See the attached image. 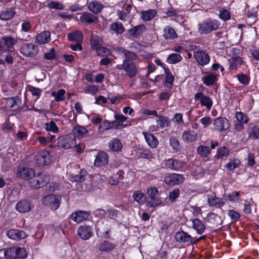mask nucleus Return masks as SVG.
<instances>
[{"instance_id":"f257e3e1","label":"nucleus","mask_w":259,"mask_h":259,"mask_svg":"<svg viewBox=\"0 0 259 259\" xmlns=\"http://www.w3.org/2000/svg\"><path fill=\"white\" fill-rule=\"evenodd\" d=\"M219 20L211 18L203 20L198 24V32L200 35H206L217 30L220 26Z\"/></svg>"},{"instance_id":"f03ea898","label":"nucleus","mask_w":259,"mask_h":259,"mask_svg":"<svg viewBox=\"0 0 259 259\" xmlns=\"http://www.w3.org/2000/svg\"><path fill=\"white\" fill-rule=\"evenodd\" d=\"M49 182L48 176L42 172H39L37 176L35 175L28 180V184L30 187L37 189L44 187Z\"/></svg>"},{"instance_id":"7ed1b4c3","label":"nucleus","mask_w":259,"mask_h":259,"mask_svg":"<svg viewBox=\"0 0 259 259\" xmlns=\"http://www.w3.org/2000/svg\"><path fill=\"white\" fill-rule=\"evenodd\" d=\"M57 147L62 149H70L76 145V140L72 135H65L57 139Z\"/></svg>"},{"instance_id":"20e7f679","label":"nucleus","mask_w":259,"mask_h":259,"mask_svg":"<svg viewBox=\"0 0 259 259\" xmlns=\"http://www.w3.org/2000/svg\"><path fill=\"white\" fill-rule=\"evenodd\" d=\"M20 52L24 56L33 58L38 54L39 48L33 44L25 43L21 46Z\"/></svg>"},{"instance_id":"39448f33","label":"nucleus","mask_w":259,"mask_h":259,"mask_svg":"<svg viewBox=\"0 0 259 259\" xmlns=\"http://www.w3.org/2000/svg\"><path fill=\"white\" fill-rule=\"evenodd\" d=\"M100 214H103L105 218L112 220L114 222H118L122 217L121 212L115 208L110 207L107 210L102 208L97 209Z\"/></svg>"},{"instance_id":"423d86ee","label":"nucleus","mask_w":259,"mask_h":259,"mask_svg":"<svg viewBox=\"0 0 259 259\" xmlns=\"http://www.w3.org/2000/svg\"><path fill=\"white\" fill-rule=\"evenodd\" d=\"M61 198L60 196H56L53 195H49L44 196L42 199V203L50 207L52 210H56L60 206Z\"/></svg>"},{"instance_id":"0eeeda50","label":"nucleus","mask_w":259,"mask_h":259,"mask_svg":"<svg viewBox=\"0 0 259 259\" xmlns=\"http://www.w3.org/2000/svg\"><path fill=\"white\" fill-rule=\"evenodd\" d=\"M185 180L183 175L174 172L168 174L164 177V182L169 186L179 185L182 184Z\"/></svg>"},{"instance_id":"6e6552de","label":"nucleus","mask_w":259,"mask_h":259,"mask_svg":"<svg viewBox=\"0 0 259 259\" xmlns=\"http://www.w3.org/2000/svg\"><path fill=\"white\" fill-rule=\"evenodd\" d=\"M164 167L166 168L175 171H182L185 168V162L174 158H170L164 160Z\"/></svg>"},{"instance_id":"1a4fd4ad","label":"nucleus","mask_w":259,"mask_h":259,"mask_svg":"<svg viewBox=\"0 0 259 259\" xmlns=\"http://www.w3.org/2000/svg\"><path fill=\"white\" fill-rule=\"evenodd\" d=\"M35 159L38 166H43L51 163L52 157L49 151L42 150L36 154Z\"/></svg>"},{"instance_id":"9d476101","label":"nucleus","mask_w":259,"mask_h":259,"mask_svg":"<svg viewBox=\"0 0 259 259\" xmlns=\"http://www.w3.org/2000/svg\"><path fill=\"white\" fill-rule=\"evenodd\" d=\"M175 239L177 242L183 246H188L191 244L192 237L181 228L176 233Z\"/></svg>"},{"instance_id":"9b49d317","label":"nucleus","mask_w":259,"mask_h":259,"mask_svg":"<svg viewBox=\"0 0 259 259\" xmlns=\"http://www.w3.org/2000/svg\"><path fill=\"white\" fill-rule=\"evenodd\" d=\"M116 246V243L105 239L100 242L98 246V250L99 252L108 253L113 251Z\"/></svg>"},{"instance_id":"f8f14e48","label":"nucleus","mask_w":259,"mask_h":259,"mask_svg":"<svg viewBox=\"0 0 259 259\" xmlns=\"http://www.w3.org/2000/svg\"><path fill=\"white\" fill-rule=\"evenodd\" d=\"M213 124L215 130L221 132L225 131L230 127L229 121L226 117H219L215 118Z\"/></svg>"},{"instance_id":"ddd939ff","label":"nucleus","mask_w":259,"mask_h":259,"mask_svg":"<svg viewBox=\"0 0 259 259\" xmlns=\"http://www.w3.org/2000/svg\"><path fill=\"white\" fill-rule=\"evenodd\" d=\"M194 56L197 63L202 66L207 65L210 61L209 55L204 51L199 50L194 52Z\"/></svg>"},{"instance_id":"4468645a","label":"nucleus","mask_w":259,"mask_h":259,"mask_svg":"<svg viewBox=\"0 0 259 259\" xmlns=\"http://www.w3.org/2000/svg\"><path fill=\"white\" fill-rule=\"evenodd\" d=\"M147 30L146 26L143 24H140L127 30L128 34L132 37L138 38L140 37L143 33Z\"/></svg>"},{"instance_id":"2eb2a0df","label":"nucleus","mask_w":259,"mask_h":259,"mask_svg":"<svg viewBox=\"0 0 259 259\" xmlns=\"http://www.w3.org/2000/svg\"><path fill=\"white\" fill-rule=\"evenodd\" d=\"M77 234L79 237L84 240L89 239L94 234L91 227L87 225L80 226L77 229Z\"/></svg>"},{"instance_id":"dca6fc26","label":"nucleus","mask_w":259,"mask_h":259,"mask_svg":"<svg viewBox=\"0 0 259 259\" xmlns=\"http://www.w3.org/2000/svg\"><path fill=\"white\" fill-rule=\"evenodd\" d=\"M7 236L10 239L20 240L27 237V234L22 230L11 229L6 232Z\"/></svg>"},{"instance_id":"f3484780","label":"nucleus","mask_w":259,"mask_h":259,"mask_svg":"<svg viewBox=\"0 0 259 259\" xmlns=\"http://www.w3.org/2000/svg\"><path fill=\"white\" fill-rule=\"evenodd\" d=\"M35 172L32 168L26 167L19 168L17 171V177L22 179L29 180L32 176H34Z\"/></svg>"},{"instance_id":"a211bd4d","label":"nucleus","mask_w":259,"mask_h":259,"mask_svg":"<svg viewBox=\"0 0 259 259\" xmlns=\"http://www.w3.org/2000/svg\"><path fill=\"white\" fill-rule=\"evenodd\" d=\"M108 155L104 151H101L98 153L94 161V165L97 167L105 166L108 163Z\"/></svg>"},{"instance_id":"6ab92c4d","label":"nucleus","mask_w":259,"mask_h":259,"mask_svg":"<svg viewBox=\"0 0 259 259\" xmlns=\"http://www.w3.org/2000/svg\"><path fill=\"white\" fill-rule=\"evenodd\" d=\"M89 215L90 213L86 211L78 210L72 212L70 217L74 222L80 223L83 221L87 220Z\"/></svg>"},{"instance_id":"aec40b11","label":"nucleus","mask_w":259,"mask_h":259,"mask_svg":"<svg viewBox=\"0 0 259 259\" xmlns=\"http://www.w3.org/2000/svg\"><path fill=\"white\" fill-rule=\"evenodd\" d=\"M157 118H158V119L156 120L157 124L153 125V127H155V129L153 130V132L157 131L159 128H168L170 126V121L168 117L159 114Z\"/></svg>"},{"instance_id":"412c9836","label":"nucleus","mask_w":259,"mask_h":259,"mask_svg":"<svg viewBox=\"0 0 259 259\" xmlns=\"http://www.w3.org/2000/svg\"><path fill=\"white\" fill-rule=\"evenodd\" d=\"M116 51L119 54H123L125 58L124 60H127L128 62H133V60H136L138 58L135 53L126 50L122 47H117Z\"/></svg>"},{"instance_id":"4be33fe9","label":"nucleus","mask_w":259,"mask_h":259,"mask_svg":"<svg viewBox=\"0 0 259 259\" xmlns=\"http://www.w3.org/2000/svg\"><path fill=\"white\" fill-rule=\"evenodd\" d=\"M125 66L124 71L125 74L130 78H133L137 74V68L134 62H128L125 60Z\"/></svg>"},{"instance_id":"5701e85b","label":"nucleus","mask_w":259,"mask_h":259,"mask_svg":"<svg viewBox=\"0 0 259 259\" xmlns=\"http://www.w3.org/2000/svg\"><path fill=\"white\" fill-rule=\"evenodd\" d=\"M31 202L26 199L21 200L17 203L15 208L20 212L25 213L28 212L31 209Z\"/></svg>"},{"instance_id":"b1692460","label":"nucleus","mask_w":259,"mask_h":259,"mask_svg":"<svg viewBox=\"0 0 259 259\" xmlns=\"http://www.w3.org/2000/svg\"><path fill=\"white\" fill-rule=\"evenodd\" d=\"M16 14L15 7L9 8L1 12L0 14V19L3 21H8L14 17Z\"/></svg>"},{"instance_id":"393cba45","label":"nucleus","mask_w":259,"mask_h":259,"mask_svg":"<svg viewBox=\"0 0 259 259\" xmlns=\"http://www.w3.org/2000/svg\"><path fill=\"white\" fill-rule=\"evenodd\" d=\"M163 37L166 40L175 39L178 37L176 31L170 26H166L163 30Z\"/></svg>"},{"instance_id":"a878e982","label":"nucleus","mask_w":259,"mask_h":259,"mask_svg":"<svg viewBox=\"0 0 259 259\" xmlns=\"http://www.w3.org/2000/svg\"><path fill=\"white\" fill-rule=\"evenodd\" d=\"M244 60L242 57L237 56L231 58L229 60L230 70H236L238 68L243 64Z\"/></svg>"},{"instance_id":"bb28decb","label":"nucleus","mask_w":259,"mask_h":259,"mask_svg":"<svg viewBox=\"0 0 259 259\" xmlns=\"http://www.w3.org/2000/svg\"><path fill=\"white\" fill-rule=\"evenodd\" d=\"M192 228L195 230L197 234H202L205 229L206 227L203 222L198 218H195L192 220Z\"/></svg>"},{"instance_id":"cd10ccee","label":"nucleus","mask_w":259,"mask_h":259,"mask_svg":"<svg viewBox=\"0 0 259 259\" xmlns=\"http://www.w3.org/2000/svg\"><path fill=\"white\" fill-rule=\"evenodd\" d=\"M123 145L120 140L115 138L111 140L109 142V148L110 150L114 152L121 151Z\"/></svg>"},{"instance_id":"c85d7f7f","label":"nucleus","mask_w":259,"mask_h":259,"mask_svg":"<svg viewBox=\"0 0 259 259\" xmlns=\"http://www.w3.org/2000/svg\"><path fill=\"white\" fill-rule=\"evenodd\" d=\"M143 135L149 146L152 148H156L158 144L157 138L153 134L144 132Z\"/></svg>"},{"instance_id":"c756f323","label":"nucleus","mask_w":259,"mask_h":259,"mask_svg":"<svg viewBox=\"0 0 259 259\" xmlns=\"http://www.w3.org/2000/svg\"><path fill=\"white\" fill-rule=\"evenodd\" d=\"M208 203L209 206L220 208L225 204V202L221 198L217 197L215 196H208Z\"/></svg>"},{"instance_id":"7c9ffc66","label":"nucleus","mask_w":259,"mask_h":259,"mask_svg":"<svg viewBox=\"0 0 259 259\" xmlns=\"http://www.w3.org/2000/svg\"><path fill=\"white\" fill-rule=\"evenodd\" d=\"M67 37L70 41L82 42L83 39V34L80 30H75L68 33Z\"/></svg>"},{"instance_id":"2f4dec72","label":"nucleus","mask_w":259,"mask_h":259,"mask_svg":"<svg viewBox=\"0 0 259 259\" xmlns=\"http://www.w3.org/2000/svg\"><path fill=\"white\" fill-rule=\"evenodd\" d=\"M197 132L194 130L185 131L182 134V139L186 143L193 142L196 140Z\"/></svg>"},{"instance_id":"473e14b6","label":"nucleus","mask_w":259,"mask_h":259,"mask_svg":"<svg viewBox=\"0 0 259 259\" xmlns=\"http://www.w3.org/2000/svg\"><path fill=\"white\" fill-rule=\"evenodd\" d=\"M50 35L49 31H43L36 35L35 41L40 45L48 43L51 40Z\"/></svg>"},{"instance_id":"72a5a7b5","label":"nucleus","mask_w":259,"mask_h":259,"mask_svg":"<svg viewBox=\"0 0 259 259\" xmlns=\"http://www.w3.org/2000/svg\"><path fill=\"white\" fill-rule=\"evenodd\" d=\"M72 132L73 134V137L76 139L82 138L88 133L87 129L82 126L77 125L73 127Z\"/></svg>"},{"instance_id":"f704fd0d","label":"nucleus","mask_w":259,"mask_h":259,"mask_svg":"<svg viewBox=\"0 0 259 259\" xmlns=\"http://www.w3.org/2000/svg\"><path fill=\"white\" fill-rule=\"evenodd\" d=\"M156 11L154 9H149L141 12V18L144 21L152 20L156 15Z\"/></svg>"},{"instance_id":"c9c22d12","label":"nucleus","mask_w":259,"mask_h":259,"mask_svg":"<svg viewBox=\"0 0 259 259\" xmlns=\"http://www.w3.org/2000/svg\"><path fill=\"white\" fill-rule=\"evenodd\" d=\"M231 149L226 146H223L219 148L214 157L217 159H223L225 157H227L230 154Z\"/></svg>"},{"instance_id":"e433bc0d","label":"nucleus","mask_w":259,"mask_h":259,"mask_svg":"<svg viewBox=\"0 0 259 259\" xmlns=\"http://www.w3.org/2000/svg\"><path fill=\"white\" fill-rule=\"evenodd\" d=\"M169 145L172 151L175 153L179 152L182 149V146L178 138L175 136H171L169 139Z\"/></svg>"},{"instance_id":"4c0bfd02","label":"nucleus","mask_w":259,"mask_h":259,"mask_svg":"<svg viewBox=\"0 0 259 259\" xmlns=\"http://www.w3.org/2000/svg\"><path fill=\"white\" fill-rule=\"evenodd\" d=\"M88 8L94 14H98L101 12L104 6L101 2L97 1H94L89 4Z\"/></svg>"},{"instance_id":"58836bf2","label":"nucleus","mask_w":259,"mask_h":259,"mask_svg":"<svg viewBox=\"0 0 259 259\" xmlns=\"http://www.w3.org/2000/svg\"><path fill=\"white\" fill-rule=\"evenodd\" d=\"M218 78L217 75L213 73H209L202 78L203 83L207 86L213 85L218 80Z\"/></svg>"},{"instance_id":"ea45409f","label":"nucleus","mask_w":259,"mask_h":259,"mask_svg":"<svg viewBox=\"0 0 259 259\" xmlns=\"http://www.w3.org/2000/svg\"><path fill=\"white\" fill-rule=\"evenodd\" d=\"M96 20L97 18L89 13H83L80 16V20L82 23L91 24Z\"/></svg>"},{"instance_id":"a19ab883","label":"nucleus","mask_w":259,"mask_h":259,"mask_svg":"<svg viewBox=\"0 0 259 259\" xmlns=\"http://www.w3.org/2000/svg\"><path fill=\"white\" fill-rule=\"evenodd\" d=\"M110 29L117 34L123 33L125 30L122 23L120 22H113L111 24Z\"/></svg>"},{"instance_id":"79ce46f5","label":"nucleus","mask_w":259,"mask_h":259,"mask_svg":"<svg viewBox=\"0 0 259 259\" xmlns=\"http://www.w3.org/2000/svg\"><path fill=\"white\" fill-rule=\"evenodd\" d=\"M154 158V154L152 153L150 149H144L139 152L138 159L150 160Z\"/></svg>"},{"instance_id":"37998d69","label":"nucleus","mask_w":259,"mask_h":259,"mask_svg":"<svg viewBox=\"0 0 259 259\" xmlns=\"http://www.w3.org/2000/svg\"><path fill=\"white\" fill-rule=\"evenodd\" d=\"M133 197L134 200L140 204H144L146 201V195L141 191H137L134 193Z\"/></svg>"},{"instance_id":"c03bdc74","label":"nucleus","mask_w":259,"mask_h":259,"mask_svg":"<svg viewBox=\"0 0 259 259\" xmlns=\"http://www.w3.org/2000/svg\"><path fill=\"white\" fill-rule=\"evenodd\" d=\"M164 73H165V79L164 81V83L166 87H168V85H167V84H169L170 85H171L175 80V77L172 74L170 70L169 69H165L164 68Z\"/></svg>"},{"instance_id":"a18cd8bd","label":"nucleus","mask_w":259,"mask_h":259,"mask_svg":"<svg viewBox=\"0 0 259 259\" xmlns=\"http://www.w3.org/2000/svg\"><path fill=\"white\" fill-rule=\"evenodd\" d=\"M182 59V57L180 54L172 53L168 55L166 61L169 64H175L180 62Z\"/></svg>"},{"instance_id":"49530a36","label":"nucleus","mask_w":259,"mask_h":259,"mask_svg":"<svg viewBox=\"0 0 259 259\" xmlns=\"http://www.w3.org/2000/svg\"><path fill=\"white\" fill-rule=\"evenodd\" d=\"M65 91L64 89H60L57 92L53 91L51 93V96L55 98L56 102L63 101L65 100Z\"/></svg>"},{"instance_id":"de8ad7c7","label":"nucleus","mask_w":259,"mask_h":259,"mask_svg":"<svg viewBox=\"0 0 259 259\" xmlns=\"http://www.w3.org/2000/svg\"><path fill=\"white\" fill-rule=\"evenodd\" d=\"M200 103L202 106L205 107L208 110H210L213 105L212 99L207 95L202 97V98L200 101Z\"/></svg>"},{"instance_id":"09e8293b","label":"nucleus","mask_w":259,"mask_h":259,"mask_svg":"<svg viewBox=\"0 0 259 259\" xmlns=\"http://www.w3.org/2000/svg\"><path fill=\"white\" fill-rule=\"evenodd\" d=\"M115 121H110L108 120L105 119L99 126V128H103L104 131H108L110 128H117V126H116Z\"/></svg>"},{"instance_id":"8fccbe9b","label":"nucleus","mask_w":259,"mask_h":259,"mask_svg":"<svg viewBox=\"0 0 259 259\" xmlns=\"http://www.w3.org/2000/svg\"><path fill=\"white\" fill-rule=\"evenodd\" d=\"M235 117L239 122L244 124H246L249 120V118L247 115L241 111L236 112L235 113Z\"/></svg>"},{"instance_id":"3c124183","label":"nucleus","mask_w":259,"mask_h":259,"mask_svg":"<svg viewBox=\"0 0 259 259\" xmlns=\"http://www.w3.org/2000/svg\"><path fill=\"white\" fill-rule=\"evenodd\" d=\"M180 195V190L179 188H176L172 191H170L168 195V201L171 203H174L176 201Z\"/></svg>"},{"instance_id":"603ef678","label":"nucleus","mask_w":259,"mask_h":259,"mask_svg":"<svg viewBox=\"0 0 259 259\" xmlns=\"http://www.w3.org/2000/svg\"><path fill=\"white\" fill-rule=\"evenodd\" d=\"M87 171L85 170L83 171L81 169L79 174L74 175V174H70V181L72 182H82L84 180V176Z\"/></svg>"},{"instance_id":"864d4df0","label":"nucleus","mask_w":259,"mask_h":259,"mask_svg":"<svg viewBox=\"0 0 259 259\" xmlns=\"http://www.w3.org/2000/svg\"><path fill=\"white\" fill-rule=\"evenodd\" d=\"M45 129L47 131L52 132L53 133L59 132V128L56 123L53 120L45 123Z\"/></svg>"},{"instance_id":"5fc2aeb1","label":"nucleus","mask_w":259,"mask_h":259,"mask_svg":"<svg viewBox=\"0 0 259 259\" xmlns=\"http://www.w3.org/2000/svg\"><path fill=\"white\" fill-rule=\"evenodd\" d=\"M2 39L4 41L5 46L9 49L13 48L14 45L17 42L16 39L10 36H4Z\"/></svg>"},{"instance_id":"6e6d98bb","label":"nucleus","mask_w":259,"mask_h":259,"mask_svg":"<svg viewBox=\"0 0 259 259\" xmlns=\"http://www.w3.org/2000/svg\"><path fill=\"white\" fill-rule=\"evenodd\" d=\"M114 117L115 119L116 126H117V127L123 126V122L127 119V117L124 115L116 113L114 114ZM124 126L125 127V125H124Z\"/></svg>"},{"instance_id":"4d7b16f0","label":"nucleus","mask_w":259,"mask_h":259,"mask_svg":"<svg viewBox=\"0 0 259 259\" xmlns=\"http://www.w3.org/2000/svg\"><path fill=\"white\" fill-rule=\"evenodd\" d=\"M210 149L208 146L200 145L197 148L198 153L202 157H206L210 153Z\"/></svg>"},{"instance_id":"13d9d810","label":"nucleus","mask_w":259,"mask_h":259,"mask_svg":"<svg viewBox=\"0 0 259 259\" xmlns=\"http://www.w3.org/2000/svg\"><path fill=\"white\" fill-rule=\"evenodd\" d=\"M240 165V162L238 159H233L231 160L226 165V168L230 171H233L238 167Z\"/></svg>"},{"instance_id":"bf43d9fd","label":"nucleus","mask_w":259,"mask_h":259,"mask_svg":"<svg viewBox=\"0 0 259 259\" xmlns=\"http://www.w3.org/2000/svg\"><path fill=\"white\" fill-rule=\"evenodd\" d=\"M236 77L239 82L244 85H248L250 82V76L243 73L237 74Z\"/></svg>"},{"instance_id":"052dcab7","label":"nucleus","mask_w":259,"mask_h":259,"mask_svg":"<svg viewBox=\"0 0 259 259\" xmlns=\"http://www.w3.org/2000/svg\"><path fill=\"white\" fill-rule=\"evenodd\" d=\"M124 174V172L123 170L120 169L118 170L116 174L115 175V176L113 177H112L113 178L112 180V183H111L112 185H117L119 184V181L122 180L124 178L123 175Z\"/></svg>"},{"instance_id":"680f3d73","label":"nucleus","mask_w":259,"mask_h":259,"mask_svg":"<svg viewBox=\"0 0 259 259\" xmlns=\"http://www.w3.org/2000/svg\"><path fill=\"white\" fill-rule=\"evenodd\" d=\"M95 51L97 55L101 57L109 55L111 53V51L109 49L102 46L97 48Z\"/></svg>"},{"instance_id":"e2e57ef3","label":"nucleus","mask_w":259,"mask_h":259,"mask_svg":"<svg viewBox=\"0 0 259 259\" xmlns=\"http://www.w3.org/2000/svg\"><path fill=\"white\" fill-rule=\"evenodd\" d=\"M228 215L233 223L238 222L241 217L240 214L234 209H229Z\"/></svg>"},{"instance_id":"0e129e2a","label":"nucleus","mask_w":259,"mask_h":259,"mask_svg":"<svg viewBox=\"0 0 259 259\" xmlns=\"http://www.w3.org/2000/svg\"><path fill=\"white\" fill-rule=\"evenodd\" d=\"M48 7L52 9L62 10L64 9V5L62 3L57 1H51L48 4Z\"/></svg>"},{"instance_id":"69168bd1","label":"nucleus","mask_w":259,"mask_h":259,"mask_svg":"<svg viewBox=\"0 0 259 259\" xmlns=\"http://www.w3.org/2000/svg\"><path fill=\"white\" fill-rule=\"evenodd\" d=\"M100 41L101 39L99 36H95L91 38L90 44L92 50H96L97 48L101 46Z\"/></svg>"},{"instance_id":"338daca9","label":"nucleus","mask_w":259,"mask_h":259,"mask_svg":"<svg viewBox=\"0 0 259 259\" xmlns=\"http://www.w3.org/2000/svg\"><path fill=\"white\" fill-rule=\"evenodd\" d=\"M219 18L224 21H227L231 19L230 12L226 9H222L219 11Z\"/></svg>"},{"instance_id":"774afa93","label":"nucleus","mask_w":259,"mask_h":259,"mask_svg":"<svg viewBox=\"0 0 259 259\" xmlns=\"http://www.w3.org/2000/svg\"><path fill=\"white\" fill-rule=\"evenodd\" d=\"M248 137L252 140L259 139V128L254 125L249 133Z\"/></svg>"}]
</instances>
